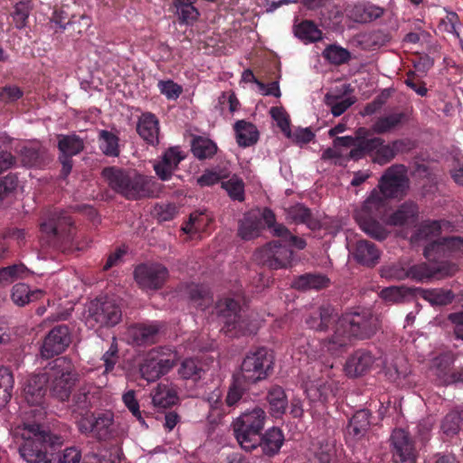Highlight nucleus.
Wrapping results in <instances>:
<instances>
[{"label": "nucleus", "instance_id": "51", "mask_svg": "<svg viewBox=\"0 0 463 463\" xmlns=\"http://www.w3.org/2000/svg\"><path fill=\"white\" fill-rule=\"evenodd\" d=\"M244 182L238 175H232L229 180L222 182L223 188L229 197L233 201L243 202L245 200Z\"/></svg>", "mask_w": 463, "mask_h": 463}, {"label": "nucleus", "instance_id": "41", "mask_svg": "<svg viewBox=\"0 0 463 463\" xmlns=\"http://www.w3.org/2000/svg\"><path fill=\"white\" fill-rule=\"evenodd\" d=\"M324 378H317L315 381H307L304 384L307 396L312 401H326L333 392L332 385Z\"/></svg>", "mask_w": 463, "mask_h": 463}, {"label": "nucleus", "instance_id": "39", "mask_svg": "<svg viewBox=\"0 0 463 463\" xmlns=\"http://www.w3.org/2000/svg\"><path fill=\"white\" fill-rule=\"evenodd\" d=\"M414 291L417 292L420 298L429 301L432 306H446L450 304L454 299V294L451 290L448 289H423L417 288Z\"/></svg>", "mask_w": 463, "mask_h": 463}, {"label": "nucleus", "instance_id": "50", "mask_svg": "<svg viewBox=\"0 0 463 463\" xmlns=\"http://www.w3.org/2000/svg\"><path fill=\"white\" fill-rule=\"evenodd\" d=\"M81 452L75 447L65 449L60 452V449L50 451V458L45 463H79Z\"/></svg>", "mask_w": 463, "mask_h": 463}, {"label": "nucleus", "instance_id": "56", "mask_svg": "<svg viewBox=\"0 0 463 463\" xmlns=\"http://www.w3.org/2000/svg\"><path fill=\"white\" fill-rule=\"evenodd\" d=\"M274 236L279 238L281 241L287 243L289 247H294L298 250H303L307 246V242L303 238L292 234L284 224L276 226Z\"/></svg>", "mask_w": 463, "mask_h": 463}, {"label": "nucleus", "instance_id": "11", "mask_svg": "<svg viewBox=\"0 0 463 463\" xmlns=\"http://www.w3.org/2000/svg\"><path fill=\"white\" fill-rule=\"evenodd\" d=\"M391 452L395 463H416L418 451L415 441L404 429H394L389 438Z\"/></svg>", "mask_w": 463, "mask_h": 463}, {"label": "nucleus", "instance_id": "63", "mask_svg": "<svg viewBox=\"0 0 463 463\" xmlns=\"http://www.w3.org/2000/svg\"><path fill=\"white\" fill-rule=\"evenodd\" d=\"M23 96V90L15 85H6L0 89V101L5 104H13Z\"/></svg>", "mask_w": 463, "mask_h": 463}, {"label": "nucleus", "instance_id": "1", "mask_svg": "<svg viewBox=\"0 0 463 463\" xmlns=\"http://www.w3.org/2000/svg\"><path fill=\"white\" fill-rule=\"evenodd\" d=\"M379 328L378 317L370 312L345 314L337 320L332 336L318 342L320 353L307 355L314 359L321 357L325 352L337 355L349 346L353 340L370 339Z\"/></svg>", "mask_w": 463, "mask_h": 463}, {"label": "nucleus", "instance_id": "9", "mask_svg": "<svg viewBox=\"0 0 463 463\" xmlns=\"http://www.w3.org/2000/svg\"><path fill=\"white\" fill-rule=\"evenodd\" d=\"M122 317L120 306L110 298H97L90 302L88 322L92 326H114Z\"/></svg>", "mask_w": 463, "mask_h": 463}, {"label": "nucleus", "instance_id": "20", "mask_svg": "<svg viewBox=\"0 0 463 463\" xmlns=\"http://www.w3.org/2000/svg\"><path fill=\"white\" fill-rule=\"evenodd\" d=\"M267 264L273 269H284L290 265L293 251L278 241L269 242L264 249Z\"/></svg>", "mask_w": 463, "mask_h": 463}, {"label": "nucleus", "instance_id": "37", "mask_svg": "<svg viewBox=\"0 0 463 463\" xmlns=\"http://www.w3.org/2000/svg\"><path fill=\"white\" fill-rule=\"evenodd\" d=\"M288 215L294 222L304 223L312 231H317L321 228L320 222L313 217L311 210L304 204L298 203L292 206L288 211Z\"/></svg>", "mask_w": 463, "mask_h": 463}, {"label": "nucleus", "instance_id": "61", "mask_svg": "<svg viewBox=\"0 0 463 463\" xmlns=\"http://www.w3.org/2000/svg\"><path fill=\"white\" fill-rule=\"evenodd\" d=\"M326 104L330 106L331 112L335 117H339L345 113L354 103V99L352 98H345L340 101L334 96L326 94Z\"/></svg>", "mask_w": 463, "mask_h": 463}, {"label": "nucleus", "instance_id": "30", "mask_svg": "<svg viewBox=\"0 0 463 463\" xmlns=\"http://www.w3.org/2000/svg\"><path fill=\"white\" fill-rule=\"evenodd\" d=\"M330 280L326 275L319 273H305L294 279L292 287L306 291L309 289H322L329 286Z\"/></svg>", "mask_w": 463, "mask_h": 463}, {"label": "nucleus", "instance_id": "3", "mask_svg": "<svg viewBox=\"0 0 463 463\" xmlns=\"http://www.w3.org/2000/svg\"><path fill=\"white\" fill-rule=\"evenodd\" d=\"M101 175L112 191L130 201L154 196L157 185L154 177L136 169L107 166L103 168Z\"/></svg>", "mask_w": 463, "mask_h": 463}, {"label": "nucleus", "instance_id": "26", "mask_svg": "<svg viewBox=\"0 0 463 463\" xmlns=\"http://www.w3.org/2000/svg\"><path fill=\"white\" fill-rule=\"evenodd\" d=\"M47 378H26L24 383V396L28 404L38 406L43 402Z\"/></svg>", "mask_w": 463, "mask_h": 463}, {"label": "nucleus", "instance_id": "25", "mask_svg": "<svg viewBox=\"0 0 463 463\" xmlns=\"http://www.w3.org/2000/svg\"><path fill=\"white\" fill-rule=\"evenodd\" d=\"M418 206L412 202H405L398 209L387 213L384 223L390 226H402L409 222H414L418 216Z\"/></svg>", "mask_w": 463, "mask_h": 463}, {"label": "nucleus", "instance_id": "28", "mask_svg": "<svg viewBox=\"0 0 463 463\" xmlns=\"http://www.w3.org/2000/svg\"><path fill=\"white\" fill-rule=\"evenodd\" d=\"M159 330L158 323L137 324L131 328L130 333L137 345H146L156 342Z\"/></svg>", "mask_w": 463, "mask_h": 463}, {"label": "nucleus", "instance_id": "40", "mask_svg": "<svg viewBox=\"0 0 463 463\" xmlns=\"http://www.w3.org/2000/svg\"><path fill=\"white\" fill-rule=\"evenodd\" d=\"M151 395L152 403L157 408H170L178 402L176 392L164 384H158Z\"/></svg>", "mask_w": 463, "mask_h": 463}, {"label": "nucleus", "instance_id": "29", "mask_svg": "<svg viewBox=\"0 0 463 463\" xmlns=\"http://www.w3.org/2000/svg\"><path fill=\"white\" fill-rule=\"evenodd\" d=\"M20 156L23 165L27 167L42 168L50 161L46 149L41 146H24Z\"/></svg>", "mask_w": 463, "mask_h": 463}, {"label": "nucleus", "instance_id": "6", "mask_svg": "<svg viewBox=\"0 0 463 463\" xmlns=\"http://www.w3.org/2000/svg\"><path fill=\"white\" fill-rule=\"evenodd\" d=\"M216 314L223 324L222 331L229 337L252 335L257 331V326L242 314L239 301L223 298L215 305Z\"/></svg>", "mask_w": 463, "mask_h": 463}, {"label": "nucleus", "instance_id": "47", "mask_svg": "<svg viewBox=\"0 0 463 463\" xmlns=\"http://www.w3.org/2000/svg\"><path fill=\"white\" fill-rule=\"evenodd\" d=\"M77 378H53L51 383V392L59 401H67L75 386Z\"/></svg>", "mask_w": 463, "mask_h": 463}, {"label": "nucleus", "instance_id": "38", "mask_svg": "<svg viewBox=\"0 0 463 463\" xmlns=\"http://www.w3.org/2000/svg\"><path fill=\"white\" fill-rule=\"evenodd\" d=\"M43 294V292L39 289L31 290L27 284L17 283L12 288L11 299L15 305L24 307L39 299Z\"/></svg>", "mask_w": 463, "mask_h": 463}, {"label": "nucleus", "instance_id": "34", "mask_svg": "<svg viewBox=\"0 0 463 463\" xmlns=\"http://www.w3.org/2000/svg\"><path fill=\"white\" fill-rule=\"evenodd\" d=\"M262 229L261 218L254 213H247L240 222L238 234L241 239L250 241L259 237Z\"/></svg>", "mask_w": 463, "mask_h": 463}, {"label": "nucleus", "instance_id": "54", "mask_svg": "<svg viewBox=\"0 0 463 463\" xmlns=\"http://www.w3.org/2000/svg\"><path fill=\"white\" fill-rule=\"evenodd\" d=\"M31 10L30 1H20L15 4L14 11L11 13L15 28L21 30L27 26Z\"/></svg>", "mask_w": 463, "mask_h": 463}, {"label": "nucleus", "instance_id": "32", "mask_svg": "<svg viewBox=\"0 0 463 463\" xmlns=\"http://www.w3.org/2000/svg\"><path fill=\"white\" fill-rule=\"evenodd\" d=\"M266 400L269 405V413L274 418H280L288 407L285 391L279 385L272 386L267 393Z\"/></svg>", "mask_w": 463, "mask_h": 463}, {"label": "nucleus", "instance_id": "14", "mask_svg": "<svg viewBox=\"0 0 463 463\" xmlns=\"http://www.w3.org/2000/svg\"><path fill=\"white\" fill-rule=\"evenodd\" d=\"M71 342V331L68 326L59 325L52 328L45 335L41 346V355L50 359L63 353Z\"/></svg>", "mask_w": 463, "mask_h": 463}, {"label": "nucleus", "instance_id": "24", "mask_svg": "<svg viewBox=\"0 0 463 463\" xmlns=\"http://www.w3.org/2000/svg\"><path fill=\"white\" fill-rule=\"evenodd\" d=\"M371 412L369 410L363 409L357 411L350 419L346 427V435L354 440H360L365 436L370 428Z\"/></svg>", "mask_w": 463, "mask_h": 463}, {"label": "nucleus", "instance_id": "19", "mask_svg": "<svg viewBox=\"0 0 463 463\" xmlns=\"http://www.w3.org/2000/svg\"><path fill=\"white\" fill-rule=\"evenodd\" d=\"M338 319L340 317L335 308L326 305L311 312L306 318V324L312 330L324 332L332 325H335V327Z\"/></svg>", "mask_w": 463, "mask_h": 463}, {"label": "nucleus", "instance_id": "16", "mask_svg": "<svg viewBox=\"0 0 463 463\" xmlns=\"http://www.w3.org/2000/svg\"><path fill=\"white\" fill-rule=\"evenodd\" d=\"M184 158L185 156L178 146L166 149L161 157L153 164V169L158 179L164 182L171 180Z\"/></svg>", "mask_w": 463, "mask_h": 463}, {"label": "nucleus", "instance_id": "12", "mask_svg": "<svg viewBox=\"0 0 463 463\" xmlns=\"http://www.w3.org/2000/svg\"><path fill=\"white\" fill-rule=\"evenodd\" d=\"M134 278L142 289L156 290L166 282L168 269L159 263H143L136 267Z\"/></svg>", "mask_w": 463, "mask_h": 463}, {"label": "nucleus", "instance_id": "18", "mask_svg": "<svg viewBox=\"0 0 463 463\" xmlns=\"http://www.w3.org/2000/svg\"><path fill=\"white\" fill-rule=\"evenodd\" d=\"M375 359L371 352L356 350L345 362V371L346 376H364L370 373L373 368Z\"/></svg>", "mask_w": 463, "mask_h": 463}, {"label": "nucleus", "instance_id": "36", "mask_svg": "<svg viewBox=\"0 0 463 463\" xmlns=\"http://www.w3.org/2000/svg\"><path fill=\"white\" fill-rule=\"evenodd\" d=\"M58 149L60 156H74L84 149V141L76 134L59 135Z\"/></svg>", "mask_w": 463, "mask_h": 463}, {"label": "nucleus", "instance_id": "45", "mask_svg": "<svg viewBox=\"0 0 463 463\" xmlns=\"http://www.w3.org/2000/svg\"><path fill=\"white\" fill-rule=\"evenodd\" d=\"M217 149L216 144L209 138L196 137L192 142V152L200 160L213 157Z\"/></svg>", "mask_w": 463, "mask_h": 463}, {"label": "nucleus", "instance_id": "10", "mask_svg": "<svg viewBox=\"0 0 463 463\" xmlns=\"http://www.w3.org/2000/svg\"><path fill=\"white\" fill-rule=\"evenodd\" d=\"M409 179L405 167L402 165L390 166L379 180L378 188L382 196L388 201L391 198H401L406 194Z\"/></svg>", "mask_w": 463, "mask_h": 463}, {"label": "nucleus", "instance_id": "13", "mask_svg": "<svg viewBox=\"0 0 463 463\" xmlns=\"http://www.w3.org/2000/svg\"><path fill=\"white\" fill-rule=\"evenodd\" d=\"M241 369L242 373H252L258 376H269L273 373L274 356L266 347L250 350L243 359Z\"/></svg>", "mask_w": 463, "mask_h": 463}, {"label": "nucleus", "instance_id": "49", "mask_svg": "<svg viewBox=\"0 0 463 463\" xmlns=\"http://www.w3.org/2000/svg\"><path fill=\"white\" fill-rule=\"evenodd\" d=\"M322 55L328 62L336 66L347 63L351 59L350 52L336 44H329L326 46Z\"/></svg>", "mask_w": 463, "mask_h": 463}, {"label": "nucleus", "instance_id": "55", "mask_svg": "<svg viewBox=\"0 0 463 463\" xmlns=\"http://www.w3.org/2000/svg\"><path fill=\"white\" fill-rule=\"evenodd\" d=\"M175 7L180 24H193L200 15L198 9L194 6V3L175 5Z\"/></svg>", "mask_w": 463, "mask_h": 463}, {"label": "nucleus", "instance_id": "33", "mask_svg": "<svg viewBox=\"0 0 463 463\" xmlns=\"http://www.w3.org/2000/svg\"><path fill=\"white\" fill-rule=\"evenodd\" d=\"M294 34L304 43H312L320 41L322 31L311 20H303L293 26Z\"/></svg>", "mask_w": 463, "mask_h": 463}, {"label": "nucleus", "instance_id": "46", "mask_svg": "<svg viewBox=\"0 0 463 463\" xmlns=\"http://www.w3.org/2000/svg\"><path fill=\"white\" fill-rule=\"evenodd\" d=\"M384 14V9L374 5H356L354 9V20L357 23H371Z\"/></svg>", "mask_w": 463, "mask_h": 463}, {"label": "nucleus", "instance_id": "21", "mask_svg": "<svg viewBox=\"0 0 463 463\" xmlns=\"http://www.w3.org/2000/svg\"><path fill=\"white\" fill-rule=\"evenodd\" d=\"M284 441L282 430L279 427H271L257 438L256 449L260 447L263 455L271 458L280 451Z\"/></svg>", "mask_w": 463, "mask_h": 463}, {"label": "nucleus", "instance_id": "23", "mask_svg": "<svg viewBox=\"0 0 463 463\" xmlns=\"http://www.w3.org/2000/svg\"><path fill=\"white\" fill-rule=\"evenodd\" d=\"M354 256L358 263L373 268L379 263L381 252L374 243L360 240L355 244Z\"/></svg>", "mask_w": 463, "mask_h": 463}, {"label": "nucleus", "instance_id": "58", "mask_svg": "<svg viewBox=\"0 0 463 463\" xmlns=\"http://www.w3.org/2000/svg\"><path fill=\"white\" fill-rule=\"evenodd\" d=\"M462 420V413L452 411L444 417L441 429L447 436H454L458 432Z\"/></svg>", "mask_w": 463, "mask_h": 463}, {"label": "nucleus", "instance_id": "22", "mask_svg": "<svg viewBox=\"0 0 463 463\" xmlns=\"http://www.w3.org/2000/svg\"><path fill=\"white\" fill-rule=\"evenodd\" d=\"M159 120L151 112H145L138 118L137 132L147 144L156 146L159 143Z\"/></svg>", "mask_w": 463, "mask_h": 463}, {"label": "nucleus", "instance_id": "64", "mask_svg": "<svg viewBox=\"0 0 463 463\" xmlns=\"http://www.w3.org/2000/svg\"><path fill=\"white\" fill-rule=\"evenodd\" d=\"M158 88L160 92L168 99H176L183 91L182 87L171 80H160L158 82Z\"/></svg>", "mask_w": 463, "mask_h": 463}, {"label": "nucleus", "instance_id": "43", "mask_svg": "<svg viewBox=\"0 0 463 463\" xmlns=\"http://www.w3.org/2000/svg\"><path fill=\"white\" fill-rule=\"evenodd\" d=\"M119 138L111 131L100 130L99 133V149L107 156H119Z\"/></svg>", "mask_w": 463, "mask_h": 463}, {"label": "nucleus", "instance_id": "53", "mask_svg": "<svg viewBox=\"0 0 463 463\" xmlns=\"http://www.w3.org/2000/svg\"><path fill=\"white\" fill-rule=\"evenodd\" d=\"M423 254L428 260L436 262L449 257L447 245H445V237L433 241L426 245Z\"/></svg>", "mask_w": 463, "mask_h": 463}, {"label": "nucleus", "instance_id": "8", "mask_svg": "<svg viewBox=\"0 0 463 463\" xmlns=\"http://www.w3.org/2000/svg\"><path fill=\"white\" fill-rule=\"evenodd\" d=\"M176 364V354L168 347L150 350L139 364L140 376H164Z\"/></svg>", "mask_w": 463, "mask_h": 463}, {"label": "nucleus", "instance_id": "48", "mask_svg": "<svg viewBox=\"0 0 463 463\" xmlns=\"http://www.w3.org/2000/svg\"><path fill=\"white\" fill-rule=\"evenodd\" d=\"M29 269L20 262L0 269V284L8 285L16 279L27 277Z\"/></svg>", "mask_w": 463, "mask_h": 463}, {"label": "nucleus", "instance_id": "15", "mask_svg": "<svg viewBox=\"0 0 463 463\" xmlns=\"http://www.w3.org/2000/svg\"><path fill=\"white\" fill-rule=\"evenodd\" d=\"M123 436V430L114 420L110 411L93 413V438L99 441H117Z\"/></svg>", "mask_w": 463, "mask_h": 463}, {"label": "nucleus", "instance_id": "42", "mask_svg": "<svg viewBox=\"0 0 463 463\" xmlns=\"http://www.w3.org/2000/svg\"><path fill=\"white\" fill-rule=\"evenodd\" d=\"M404 118L405 113L403 112L380 117L372 125V130L378 135L388 133L401 125Z\"/></svg>", "mask_w": 463, "mask_h": 463}, {"label": "nucleus", "instance_id": "5", "mask_svg": "<svg viewBox=\"0 0 463 463\" xmlns=\"http://www.w3.org/2000/svg\"><path fill=\"white\" fill-rule=\"evenodd\" d=\"M43 237L50 247L67 251L73 246L76 227L67 211L53 209L48 212L46 219L40 224Z\"/></svg>", "mask_w": 463, "mask_h": 463}, {"label": "nucleus", "instance_id": "62", "mask_svg": "<svg viewBox=\"0 0 463 463\" xmlns=\"http://www.w3.org/2000/svg\"><path fill=\"white\" fill-rule=\"evenodd\" d=\"M101 360L103 361V366L105 368L102 373L108 374L111 373L118 361V349L115 338L109 350L103 354Z\"/></svg>", "mask_w": 463, "mask_h": 463}, {"label": "nucleus", "instance_id": "52", "mask_svg": "<svg viewBox=\"0 0 463 463\" xmlns=\"http://www.w3.org/2000/svg\"><path fill=\"white\" fill-rule=\"evenodd\" d=\"M440 232L441 224L439 221H424L412 235V240L416 241L429 240L439 236Z\"/></svg>", "mask_w": 463, "mask_h": 463}, {"label": "nucleus", "instance_id": "60", "mask_svg": "<svg viewBox=\"0 0 463 463\" xmlns=\"http://www.w3.org/2000/svg\"><path fill=\"white\" fill-rule=\"evenodd\" d=\"M241 380L242 378H233L225 400L228 406L235 405L246 392V387Z\"/></svg>", "mask_w": 463, "mask_h": 463}, {"label": "nucleus", "instance_id": "17", "mask_svg": "<svg viewBox=\"0 0 463 463\" xmlns=\"http://www.w3.org/2000/svg\"><path fill=\"white\" fill-rule=\"evenodd\" d=\"M399 143L398 140H395L385 144L382 137H373V139L366 142L365 146L357 151L361 153L362 150H366L365 156H371L374 163L383 165L391 162L395 157Z\"/></svg>", "mask_w": 463, "mask_h": 463}, {"label": "nucleus", "instance_id": "4", "mask_svg": "<svg viewBox=\"0 0 463 463\" xmlns=\"http://www.w3.org/2000/svg\"><path fill=\"white\" fill-rule=\"evenodd\" d=\"M390 209L389 201L373 189L361 208L354 212V219L367 235L382 241L388 237L389 231L380 221L384 223Z\"/></svg>", "mask_w": 463, "mask_h": 463}, {"label": "nucleus", "instance_id": "57", "mask_svg": "<svg viewBox=\"0 0 463 463\" xmlns=\"http://www.w3.org/2000/svg\"><path fill=\"white\" fill-rule=\"evenodd\" d=\"M408 273L409 279L423 281L433 278L438 273V269L423 262L409 267Z\"/></svg>", "mask_w": 463, "mask_h": 463}, {"label": "nucleus", "instance_id": "59", "mask_svg": "<svg viewBox=\"0 0 463 463\" xmlns=\"http://www.w3.org/2000/svg\"><path fill=\"white\" fill-rule=\"evenodd\" d=\"M18 184L19 180L16 174L9 173L5 176L0 177V201L13 194Z\"/></svg>", "mask_w": 463, "mask_h": 463}, {"label": "nucleus", "instance_id": "44", "mask_svg": "<svg viewBox=\"0 0 463 463\" xmlns=\"http://www.w3.org/2000/svg\"><path fill=\"white\" fill-rule=\"evenodd\" d=\"M374 134L372 130V128H366L364 127L358 128L355 131L354 138L356 139V146L355 147L352 148L349 153L345 156V158L347 160H354L358 161L364 157H365V151L362 150L361 153L357 150L361 149V147H364L366 144V142L373 139L374 137H372V135Z\"/></svg>", "mask_w": 463, "mask_h": 463}, {"label": "nucleus", "instance_id": "2", "mask_svg": "<svg viewBox=\"0 0 463 463\" xmlns=\"http://www.w3.org/2000/svg\"><path fill=\"white\" fill-rule=\"evenodd\" d=\"M15 432L23 439L19 454L27 463H45L50 458V451L61 449L64 443L61 435L37 423L24 422Z\"/></svg>", "mask_w": 463, "mask_h": 463}, {"label": "nucleus", "instance_id": "31", "mask_svg": "<svg viewBox=\"0 0 463 463\" xmlns=\"http://www.w3.org/2000/svg\"><path fill=\"white\" fill-rule=\"evenodd\" d=\"M185 294L190 302L197 308L205 309L213 303L210 289L201 284L191 283L185 287Z\"/></svg>", "mask_w": 463, "mask_h": 463}, {"label": "nucleus", "instance_id": "7", "mask_svg": "<svg viewBox=\"0 0 463 463\" xmlns=\"http://www.w3.org/2000/svg\"><path fill=\"white\" fill-rule=\"evenodd\" d=\"M266 419L265 411L260 407H254L232 421L233 435L242 449L250 452L256 449L257 438L264 429Z\"/></svg>", "mask_w": 463, "mask_h": 463}, {"label": "nucleus", "instance_id": "27", "mask_svg": "<svg viewBox=\"0 0 463 463\" xmlns=\"http://www.w3.org/2000/svg\"><path fill=\"white\" fill-rule=\"evenodd\" d=\"M236 141L239 146L249 147L255 145L260 137L257 127L251 122L241 119L233 125Z\"/></svg>", "mask_w": 463, "mask_h": 463}, {"label": "nucleus", "instance_id": "35", "mask_svg": "<svg viewBox=\"0 0 463 463\" xmlns=\"http://www.w3.org/2000/svg\"><path fill=\"white\" fill-rule=\"evenodd\" d=\"M74 371V364L67 356L58 357L49 362L44 366V373L34 376H71Z\"/></svg>", "mask_w": 463, "mask_h": 463}]
</instances>
